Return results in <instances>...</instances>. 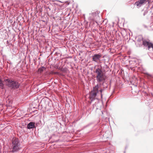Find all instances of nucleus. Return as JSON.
<instances>
[{
  "label": "nucleus",
  "mask_w": 153,
  "mask_h": 153,
  "mask_svg": "<svg viewBox=\"0 0 153 153\" xmlns=\"http://www.w3.org/2000/svg\"><path fill=\"white\" fill-rule=\"evenodd\" d=\"M145 74L149 81L151 82L152 84H153V76L147 72L145 73Z\"/></svg>",
  "instance_id": "obj_10"
},
{
  "label": "nucleus",
  "mask_w": 153,
  "mask_h": 153,
  "mask_svg": "<svg viewBox=\"0 0 153 153\" xmlns=\"http://www.w3.org/2000/svg\"><path fill=\"white\" fill-rule=\"evenodd\" d=\"M20 140L18 138H13L12 140L11 152H18L20 149Z\"/></svg>",
  "instance_id": "obj_3"
},
{
  "label": "nucleus",
  "mask_w": 153,
  "mask_h": 153,
  "mask_svg": "<svg viewBox=\"0 0 153 153\" xmlns=\"http://www.w3.org/2000/svg\"><path fill=\"white\" fill-rule=\"evenodd\" d=\"M147 13V12L145 11L143 14V15L145 16Z\"/></svg>",
  "instance_id": "obj_16"
},
{
  "label": "nucleus",
  "mask_w": 153,
  "mask_h": 153,
  "mask_svg": "<svg viewBox=\"0 0 153 153\" xmlns=\"http://www.w3.org/2000/svg\"><path fill=\"white\" fill-rule=\"evenodd\" d=\"M46 68L45 67L42 66L41 67L39 68L38 69V72L39 74H42L44 71H46Z\"/></svg>",
  "instance_id": "obj_12"
},
{
  "label": "nucleus",
  "mask_w": 153,
  "mask_h": 153,
  "mask_svg": "<svg viewBox=\"0 0 153 153\" xmlns=\"http://www.w3.org/2000/svg\"><path fill=\"white\" fill-rule=\"evenodd\" d=\"M102 55L100 53L95 54L92 56V61L96 62H98L99 61H100V58Z\"/></svg>",
  "instance_id": "obj_8"
},
{
  "label": "nucleus",
  "mask_w": 153,
  "mask_h": 153,
  "mask_svg": "<svg viewBox=\"0 0 153 153\" xmlns=\"http://www.w3.org/2000/svg\"><path fill=\"white\" fill-rule=\"evenodd\" d=\"M136 39L138 42L142 43L143 39H145L141 35H139L136 38Z\"/></svg>",
  "instance_id": "obj_11"
},
{
  "label": "nucleus",
  "mask_w": 153,
  "mask_h": 153,
  "mask_svg": "<svg viewBox=\"0 0 153 153\" xmlns=\"http://www.w3.org/2000/svg\"><path fill=\"white\" fill-rule=\"evenodd\" d=\"M125 152H126L125 151H124V153H125Z\"/></svg>",
  "instance_id": "obj_22"
},
{
  "label": "nucleus",
  "mask_w": 153,
  "mask_h": 153,
  "mask_svg": "<svg viewBox=\"0 0 153 153\" xmlns=\"http://www.w3.org/2000/svg\"><path fill=\"white\" fill-rule=\"evenodd\" d=\"M149 0H139L137 1L134 5H136L138 7H140L145 4H149Z\"/></svg>",
  "instance_id": "obj_5"
},
{
  "label": "nucleus",
  "mask_w": 153,
  "mask_h": 153,
  "mask_svg": "<svg viewBox=\"0 0 153 153\" xmlns=\"http://www.w3.org/2000/svg\"><path fill=\"white\" fill-rule=\"evenodd\" d=\"M37 126V124H36L35 122H30L29 123L27 126V128L28 129H31L36 128Z\"/></svg>",
  "instance_id": "obj_9"
},
{
  "label": "nucleus",
  "mask_w": 153,
  "mask_h": 153,
  "mask_svg": "<svg viewBox=\"0 0 153 153\" xmlns=\"http://www.w3.org/2000/svg\"><path fill=\"white\" fill-rule=\"evenodd\" d=\"M135 45L136 47H137V48L141 47L142 46H143V45H142V43H139V42H138V43H135Z\"/></svg>",
  "instance_id": "obj_14"
},
{
  "label": "nucleus",
  "mask_w": 153,
  "mask_h": 153,
  "mask_svg": "<svg viewBox=\"0 0 153 153\" xmlns=\"http://www.w3.org/2000/svg\"><path fill=\"white\" fill-rule=\"evenodd\" d=\"M47 9H49V10H51V9L49 7H48Z\"/></svg>",
  "instance_id": "obj_20"
},
{
  "label": "nucleus",
  "mask_w": 153,
  "mask_h": 153,
  "mask_svg": "<svg viewBox=\"0 0 153 153\" xmlns=\"http://www.w3.org/2000/svg\"><path fill=\"white\" fill-rule=\"evenodd\" d=\"M53 18L54 19V17H53Z\"/></svg>",
  "instance_id": "obj_23"
},
{
  "label": "nucleus",
  "mask_w": 153,
  "mask_h": 153,
  "mask_svg": "<svg viewBox=\"0 0 153 153\" xmlns=\"http://www.w3.org/2000/svg\"><path fill=\"white\" fill-rule=\"evenodd\" d=\"M94 72L97 74L96 78L98 83L94 87V89L97 94H100L101 98L102 99L103 93L108 87V83L105 81L107 76L102 69L99 68H96Z\"/></svg>",
  "instance_id": "obj_1"
},
{
  "label": "nucleus",
  "mask_w": 153,
  "mask_h": 153,
  "mask_svg": "<svg viewBox=\"0 0 153 153\" xmlns=\"http://www.w3.org/2000/svg\"><path fill=\"white\" fill-rule=\"evenodd\" d=\"M92 124V123H89L88 124L86 125L84 127L85 128H86L87 127H88L89 126H90Z\"/></svg>",
  "instance_id": "obj_15"
},
{
  "label": "nucleus",
  "mask_w": 153,
  "mask_h": 153,
  "mask_svg": "<svg viewBox=\"0 0 153 153\" xmlns=\"http://www.w3.org/2000/svg\"><path fill=\"white\" fill-rule=\"evenodd\" d=\"M9 43V42L8 41H7V44H8Z\"/></svg>",
  "instance_id": "obj_18"
},
{
  "label": "nucleus",
  "mask_w": 153,
  "mask_h": 153,
  "mask_svg": "<svg viewBox=\"0 0 153 153\" xmlns=\"http://www.w3.org/2000/svg\"><path fill=\"white\" fill-rule=\"evenodd\" d=\"M99 16L98 13L94 12L89 14V17L88 18L89 20L94 21L97 23V19L99 18Z\"/></svg>",
  "instance_id": "obj_7"
},
{
  "label": "nucleus",
  "mask_w": 153,
  "mask_h": 153,
  "mask_svg": "<svg viewBox=\"0 0 153 153\" xmlns=\"http://www.w3.org/2000/svg\"><path fill=\"white\" fill-rule=\"evenodd\" d=\"M111 81H110V85H111Z\"/></svg>",
  "instance_id": "obj_21"
},
{
  "label": "nucleus",
  "mask_w": 153,
  "mask_h": 153,
  "mask_svg": "<svg viewBox=\"0 0 153 153\" xmlns=\"http://www.w3.org/2000/svg\"><path fill=\"white\" fill-rule=\"evenodd\" d=\"M5 85L11 90H15L19 89L21 86V84L17 80L10 78L5 79Z\"/></svg>",
  "instance_id": "obj_2"
},
{
  "label": "nucleus",
  "mask_w": 153,
  "mask_h": 153,
  "mask_svg": "<svg viewBox=\"0 0 153 153\" xmlns=\"http://www.w3.org/2000/svg\"><path fill=\"white\" fill-rule=\"evenodd\" d=\"M0 87L2 89H4L5 88L4 84V81L2 80L1 78L0 77Z\"/></svg>",
  "instance_id": "obj_13"
},
{
  "label": "nucleus",
  "mask_w": 153,
  "mask_h": 153,
  "mask_svg": "<svg viewBox=\"0 0 153 153\" xmlns=\"http://www.w3.org/2000/svg\"><path fill=\"white\" fill-rule=\"evenodd\" d=\"M91 23L92 24H92L93 23H94V22L93 21H92L91 22Z\"/></svg>",
  "instance_id": "obj_19"
},
{
  "label": "nucleus",
  "mask_w": 153,
  "mask_h": 153,
  "mask_svg": "<svg viewBox=\"0 0 153 153\" xmlns=\"http://www.w3.org/2000/svg\"><path fill=\"white\" fill-rule=\"evenodd\" d=\"M142 43L143 46L146 48V49L153 53V43L150 42L149 39H143Z\"/></svg>",
  "instance_id": "obj_4"
},
{
  "label": "nucleus",
  "mask_w": 153,
  "mask_h": 153,
  "mask_svg": "<svg viewBox=\"0 0 153 153\" xmlns=\"http://www.w3.org/2000/svg\"><path fill=\"white\" fill-rule=\"evenodd\" d=\"M97 95V93L96 91L94 89V87H93V90L91 91L90 93L89 97L90 100V104H91L93 101H94L95 100Z\"/></svg>",
  "instance_id": "obj_6"
},
{
  "label": "nucleus",
  "mask_w": 153,
  "mask_h": 153,
  "mask_svg": "<svg viewBox=\"0 0 153 153\" xmlns=\"http://www.w3.org/2000/svg\"><path fill=\"white\" fill-rule=\"evenodd\" d=\"M132 61H133L134 63H136L137 61V60H134Z\"/></svg>",
  "instance_id": "obj_17"
}]
</instances>
